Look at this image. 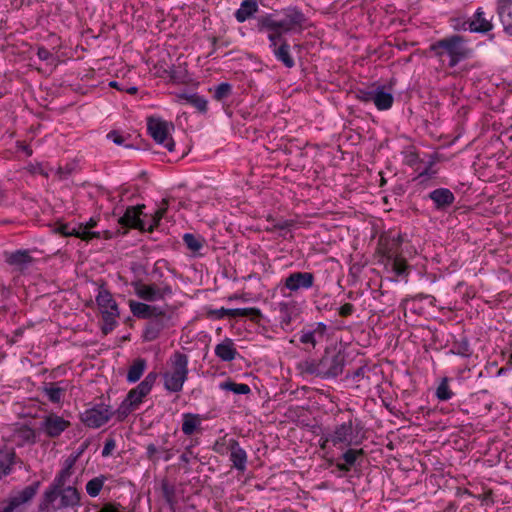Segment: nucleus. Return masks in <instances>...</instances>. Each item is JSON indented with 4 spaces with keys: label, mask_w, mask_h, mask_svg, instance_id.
Listing matches in <instances>:
<instances>
[{
    "label": "nucleus",
    "mask_w": 512,
    "mask_h": 512,
    "mask_svg": "<svg viewBox=\"0 0 512 512\" xmlns=\"http://www.w3.org/2000/svg\"><path fill=\"white\" fill-rule=\"evenodd\" d=\"M304 14L295 7L268 14L259 19L260 32H266L269 42L284 39L286 34L301 33L305 27Z\"/></svg>",
    "instance_id": "nucleus-1"
},
{
    "label": "nucleus",
    "mask_w": 512,
    "mask_h": 512,
    "mask_svg": "<svg viewBox=\"0 0 512 512\" xmlns=\"http://www.w3.org/2000/svg\"><path fill=\"white\" fill-rule=\"evenodd\" d=\"M188 357L181 352L172 354L167 362V369L162 374L164 388L173 393L182 391L188 378Z\"/></svg>",
    "instance_id": "nucleus-2"
},
{
    "label": "nucleus",
    "mask_w": 512,
    "mask_h": 512,
    "mask_svg": "<svg viewBox=\"0 0 512 512\" xmlns=\"http://www.w3.org/2000/svg\"><path fill=\"white\" fill-rule=\"evenodd\" d=\"M401 243L402 238L400 235L380 239L382 263L384 264L386 271L392 272L396 276L407 274L408 269L406 260L400 254Z\"/></svg>",
    "instance_id": "nucleus-3"
},
{
    "label": "nucleus",
    "mask_w": 512,
    "mask_h": 512,
    "mask_svg": "<svg viewBox=\"0 0 512 512\" xmlns=\"http://www.w3.org/2000/svg\"><path fill=\"white\" fill-rule=\"evenodd\" d=\"M435 56L442 58L449 57V66L454 67L460 61L469 56V49L466 47L464 39L461 36L453 35L441 39L430 46Z\"/></svg>",
    "instance_id": "nucleus-4"
},
{
    "label": "nucleus",
    "mask_w": 512,
    "mask_h": 512,
    "mask_svg": "<svg viewBox=\"0 0 512 512\" xmlns=\"http://www.w3.org/2000/svg\"><path fill=\"white\" fill-rule=\"evenodd\" d=\"M131 285L136 296L146 302L163 301L173 295V288L166 281L145 283L137 280L132 282Z\"/></svg>",
    "instance_id": "nucleus-5"
},
{
    "label": "nucleus",
    "mask_w": 512,
    "mask_h": 512,
    "mask_svg": "<svg viewBox=\"0 0 512 512\" xmlns=\"http://www.w3.org/2000/svg\"><path fill=\"white\" fill-rule=\"evenodd\" d=\"M157 376L158 375L155 372L147 374L144 380L128 393L127 397L119 407L118 412L126 416L134 410L142 402V399L150 393Z\"/></svg>",
    "instance_id": "nucleus-6"
},
{
    "label": "nucleus",
    "mask_w": 512,
    "mask_h": 512,
    "mask_svg": "<svg viewBox=\"0 0 512 512\" xmlns=\"http://www.w3.org/2000/svg\"><path fill=\"white\" fill-rule=\"evenodd\" d=\"M79 502L80 495L77 489L72 486H67L58 490L57 499H54L52 503H46V492H44L40 509L43 511H56L77 506Z\"/></svg>",
    "instance_id": "nucleus-7"
},
{
    "label": "nucleus",
    "mask_w": 512,
    "mask_h": 512,
    "mask_svg": "<svg viewBox=\"0 0 512 512\" xmlns=\"http://www.w3.org/2000/svg\"><path fill=\"white\" fill-rule=\"evenodd\" d=\"M319 377L322 379L335 378L343 372L345 356L340 351L326 350L321 359Z\"/></svg>",
    "instance_id": "nucleus-8"
},
{
    "label": "nucleus",
    "mask_w": 512,
    "mask_h": 512,
    "mask_svg": "<svg viewBox=\"0 0 512 512\" xmlns=\"http://www.w3.org/2000/svg\"><path fill=\"white\" fill-rule=\"evenodd\" d=\"M359 98L367 103L372 102L379 110L389 109L394 100L392 92L384 86H377L367 91H360Z\"/></svg>",
    "instance_id": "nucleus-9"
},
{
    "label": "nucleus",
    "mask_w": 512,
    "mask_h": 512,
    "mask_svg": "<svg viewBox=\"0 0 512 512\" xmlns=\"http://www.w3.org/2000/svg\"><path fill=\"white\" fill-rule=\"evenodd\" d=\"M113 412L105 404H97L81 414L82 422L91 428H99L109 421Z\"/></svg>",
    "instance_id": "nucleus-10"
},
{
    "label": "nucleus",
    "mask_w": 512,
    "mask_h": 512,
    "mask_svg": "<svg viewBox=\"0 0 512 512\" xmlns=\"http://www.w3.org/2000/svg\"><path fill=\"white\" fill-rule=\"evenodd\" d=\"M353 425L352 421L344 422L335 427V429L327 434L324 439V443L331 442L334 446L338 444H344L349 446L353 442ZM325 444H323L324 446Z\"/></svg>",
    "instance_id": "nucleus-11"
},
{
    "label": "nucleus",
    "mask_w": 512,
    "mask_h": 512,
    "mask_svg": "<svg viewBox=\"0 0 512 512\" xmlns=\"http://www.w3.org/2000/svg\"><path fill=\"white\" fill-rule=\"evenodd\" d=\"M315 281V277L311 272H293L284 280V287L290 292H298L301 289H310Z\"/></svg>",
    "instance_id": "nucleus-12"
},
{
    "label": "nucleus",
    "mask_w": 512,
    "mask_h": 512,
    "mask_svg": "<svg viewBox=\"0 0 512 512\" xmlns=\"http://www.w3.org/2000/svg\"><path fill=\"white\" fill-rule=\"evenodd\" d=\"M96 302L102 310L103 318L106 322L113 320L119 315L116 301L108 290L101 288L96 296Z\"/></svg>",
    "instance_id": "nucleus-13"
},
{
    "label": "nucleus",
    "mask_w": 512,
    "mask_h": 512,
    "mask_svg": "<svg viewBox=\"0 0 512 512\" xmlns=\"http://www.w3.org/2000/svg\"><path fill=\"white\" fill-rule=\"evenodd\" d=\"M129 308L132 314L137 318L152 319L165 317V310L159 306L149 305L135 300H129Z\"/></svg>",
    "instance_id": "nucleus-14"
},
{
    "label": "nucleus",
    "mask_w": 512,
    "mask_h": 512,
    "mask_svg": "<svg viewBox=\"0 0 512 512\" xmlns=\"http://www.w3.org/2000/svg\"><path fill=\"white\" fill-rule=\"evenodd\" d=\"M69 421L56 414L45 416L40 428L49 437H57L69 427Z\"/></svg>",
    "instance_id": "nucleus-15"
},
{
    "label": "nucleus",
    "mask_w": 512,
    "mask_h": 512,
    "mask_svg": "<svg viewBox=\"0 0 512 512\" xmlns=\"http://www.w3.org/2000/svg\"><path fill=\"white\" fill-rule=\"evenodd\" d=\"M73 464L74 460L66 461V466L59 472L50 487L45 491L46 503H52L54 499H57L58 490L65 486L66 482L72 475Z\"/></svg>",
    "instance_id": "nucleus-16"
},
{
    "label": "nucleus",
    "mask_w": 512,
    "mask_h": 512,
    "mask_svg": "<svg viewBox=\"0 0 512 512\" xmlns=\"http://www.w3.org/2000/svg\"><path fill=\"white\" fill-rule=\"evenodd\" d=\"M227 449L230 451V461L232 462L233 467L240 472H244L246 470L247 465L246 451L240 446L239 442L235 439L228 440Z\"/></svg>",
    "instance_id": "nucleus-17"
},
{
    "label": "nucleus",
    "mask_w": 512,
    "mask_h": 512,
    "mask_svg": "<svg viewBox=\"0 0 512 512\" xmlns=\"http://www.w3.org/2000/svg\"><path fill=\"white\" fill-rule=\"evenodd\" d=\"M493 25L491 19L485 17V13L481 8H478L472 20L464 22L462 29L470 30L471 32L486 33L492 29Z\"/></svg>",
    "instance_id": "nucleus-18"
},
{
    "label": "nucleus",
    "mask_w": 512,
    "mask_h": 512,
    "mask_svg": "<svg viewBox=\"0 0 512 512\" xmlns=\"http://www.w3.org/2000/svg\"><path fill=\"white\" fill-rule=\"evenodd\" d=\"M38 487L39 482L33 485L26 486L23 490L18 492L17 495L10 499L7 506H5L1 512H13L14 509L19 507L20 505L30 501L37 493Z\"/></svg>",
    "instance_id": "nucleus-19"
},
{
    "label": "nucleus",
    "mask_w": 512,
    "mask_h": 512,
    "mask_svg": "<svg viewBox=\"0 0 512 512\" xmlns=\"http://www.w3.org/2000/svg\"><path fill=\"white\" fill-rule=\"evenodd\" d=\"M269 48L271 49L275 58L282 62L286 67L291 68L294 66V59L290 55V45L285 39L274 40V43L269 42Z\"/></svg>",
    "instance_id": "nucleus-20"
},
{
    "label": "nucleus",
    "mask_w": 512,
    "mask_h": 512,
    "mask_svg": "<svg viewBox=\"0 0 512 512\" xmlns=\"http://www.w3.org/2000/svg\"><path fill=\"white\" fill-rule=\"evenodd\" d=\"M142 208H144V205L128 207L124 215L120 217L119 223L122 226L145 230L146 225L140 218V215L142 214Z\"/></svg>",
    "instance_id": "nucleus-21"
},
{
    "label": "nucleus",
    "mask_w": 512,
    "mask_h": 512,
    "mask_svg": "<svg viewBox=\"0 0 512 512\" xmlns=\"http://www.w3.org/2000/svg\"><path fill=\"white\" fill-rule=\"evenodd\" d=\"M85 227L71 226L69 224H59L55 231L63 236H75L84 241H90L93 238H100V232L85 231Z\"/></svg>",
    "instance_id": "nucleus-22"
},
{
    "label": "nucleus",
    "mask_w": 512,
    "mask_h": 512,
    "mask_svg": "<svg viewBox=\"0 0 512 512\" xmlns=\"http://www.w3.org/2000/svg\"><path fill=\"white\" fill-rule=\"evenodd\" d=\"M428 196L433 201L437 210H445L455 201L454 194L447 188L435 189Z\"/></svg>",
    "instance_id": "nucleus-23"
},
{
    "label": "nucleus",
    "mask_w": 512,
    "mask_h": 512,
    "mask_svg": "<svg viewBox=\"0 0 512 512\" xmlns=\"http://www.w3.org/2000/svg\"><path fill=\"white\" fill-rule=\"evenodd\" d=\"M5 261L16 269L24 270L33 263V258L29 250H17L5 253Z\"/></svg>",
    "instance_id": "nucleus-24"
},
{
    "label": "nucleus",
    "mask_w": 512,
    "mask_h": 512,
    "mask_svg": "<svg viewBox=\"0 0 512 512\" xmlns=\"http://www.w3.org/2000/svg\"><path fill=\"white\" fill-rule=\"evenodd\" d=\"M135 136L127 133V130H111L107 134V139L112 140L117 145H125L126 147H138L139 142L137 139L140 135L137 130H134Z\"/></svg>",
    "instance_id": "nucleus-25"
},
{
    "label": "nucleus",
    "mask_w": 512,
    "mask_h": 512,
    "mask_svg": "<svg viewBox=\"0 0 512 512\" xmlns=\"http://www.w3.org/2000/svg\"><path fill=\"white\" fill-rule=\"evenodd\" d=\"M497 12L504 30L512 35V0H498Z\"/></svg>",
    "instance_id": "nucleus-26"
},
{
    "label": "nucleus",
    "mask_w": 512,
    "mask_h": 512,
    "mask_svg": "<svg viewBox=\"0 0 512 512\" xmlns=\"http://www.w3.org/2000/svg\"><path fill=\"white\" fill-rule=\"evenodd\" d=\"M215 315L217 318H224L225 316L228 317H258L260 316V310L256 308H237V309H225L221 308L219 310H216Z\"/></svg>",
    "instance_id": "nucleus-27"
},
{
    "label": "nucleus",
    "mask_w": 512,
    "mask_h": 512,
    "mask_svg": "<svg viewBox=\"0 0 512 512\" xmlns=\"http://www.w3.org/2000/svg\"><path fill=\"white\" fill-rule=\"evenodd\" d=\"M215 354L222 361H232L237 355V350L234 347V343L231 339L226 338L224 341L216 345Z\"/></svg>",
    "instance_id": "nucleus-28"
},
{
    "label": "nucleus",
    "mask_w": 512,
    "mask_h": 512,
    "mask_svg": "<svg viewBox=\"0 0 512 512\" xmlns=\"http://www.w3.org/2000/svg\"><path fill=\"white\" fill-rule=\"evenodd\" d=\"M147 134L150 135L154 141L158 144L163 145L170 152L174 150L175 142L169 133V130H146Z\"/></svg>",
    "instance_id": "nucleus-29"
},
{
    "label": "nucleus",
    "mask_w": 512,
    "mask_h": 512,
    "mask_svg": "<svg viewBox=\"0 0 512 512\" xmlns=\"http://www.w3.org/2000/svg\"><path fill=\"white\" fill-rule=\"evenodd\" d=\"M63 382L58 383H48L43 387V392L45 396L53 403H59L62 399L64 392L66 391V386H62Z\"/></svg>",
    "instance_id": "nucleus-30"
},
{
    "label": "nucleus",
    "mask_w": 512,
    "mask_h": 512,
    "mask_svg": "<svg viewBox=\"0 0 512 512\" xmlns=\"http://www.w3.org/2000/svg\"><path fill=\"white\" fill-rule=\"evenodd\" d=\"M257 10L258 4L256 0H244L236 11L235 17L238 22L242 23L256 13Z\"/></svg>",
    "instance_id": "nucleus-31"
},
{
    "label": "nucleus",
    "mask_w": 512,
    "mask_h": 512,
    "mask_svg": "<svg viewBox=\"0 0 512 512\" xmlns=\"http://www.w3.org/2000/svg\"><path fill=\"white\" fill-rule=\"evenodd\" d=\"M163 318L164 317L152 318L153 320H151L147 324L144 331V337L146 340L152 341L158 337L161 330H163L165 327V322Z\"/></svg>",
    "instance_id": "nucleus-32"
},
{
    "label": "nucleus",
    "mask_w": 512,
    "mask_h": 512,
    "mask_svg": "<svg viewBox=\"0 0 512 512\" xmlns=\"http://www.w3.org/2000/svg\"><path fill=\"white\" fill-rule=\"evenodd\" d=\"M201 425V418L198 414L186 413L183 415L182 431L185 435H192Z\"/></svg>",
    "instance_id": "nucleus-33"
},
{
    "label": "nucleus",
    "mask_w": 512,
    "mask_h": 512,
    "mask_svg": "<svg viewBox=\"0 0 512 512\" xmlns=\"http://www.w3.org/2000/svg\"><path fill=\"white\" fill-rule=\"evenodd\" d=\"M145 368L146 361L142 358L136 359L128 370L127 381L130 383L137 382L143 375Z\"/></svg>",
    "instance_id": "nucleus-34"
},
{
    "label": "nucleus",
    "mask_w": 512,
    "mask_h": 512,
    "mask_svg": "<svg viewBox=\"0 0 512 512\" xmlns=\"http://www.w3.org/2000/svg\"><path fill=\"white\" fill-rule=\"evenodd\" d=\"M14 456L12 451L0 449V478L10 472Z\"/></svg>",
    "instance_id": "nucleus-35"
},
{
    "label": "nucleus",
    "mask_w": 512,
    "mask_h": 512,
    "mask_svg": "<svg viewBox=\"0 0 512 512\" xmlns=\"http://www.w3.org/2000/svg\"><path fill=\"white\" fill-rule=\"evenodd\" d=\"M107 480V477L104 475H100L98 477H95L87 482L86 484V492L91 497H96L99 495L101 489L104 486L105 481Z\"/></svg>",
    "instance_id": "nucleus-36"
},
{
    "label": "nucleus",
    "mask_w": 512,
    "mask_h": 512,
    "mask_svg": "<svg viewBox=\"0 0 512 512\" xmlns=\"http://www.w3.org/2000/svg\"><path fill=\"white\" fill-rule=\"evenodd\" d=\"M298 369L302 374L319 377L320 365L318 360H305L298 364Z\"/></svg>",
    "instance_id": "nucleus-37"
},
{
    "label": "nucleus",
    "mask_w": 512,
    "mask_h": 512,
    "mask_svg": "<svg viewBox=\"0 0 512 512\" xmlns=\"http://www.w3.org/2000/svg\"><path fill=\"white\" fill-rule=\"evenodd\" d=\"M295 307L289 303L282 302L279 304L280 323L282 327L289 326L292 321V313Z\"/></svg>",
    "instance_id": "nucleus-38"
},
{
    "label": "nucleus",
    "mask_w": 512,
    "mask_h": 512,
    "mask_svg": "<svg viewBox=\"0 0 512 512\" xmlns=\"http://www.w3.org/2000/svg\"><path fill=\"white\" fill-rule=\"evenodd\" d=\"M221 389L231 391L235 394H248L250 387L244 383H235L232 381L223 382L220 385Z\"/></svg>",
    "instance_id": "nucleus-39"
},
{
    "label": "nucleus",
    "mask_w": 512,
    "mask_h": 512,
    "mask_svg": "<svg viewBox=\"0 0 512 512\" xmlns=\"http://www.w3.org/2000/svg\"><path fill=\"white\" fill-rule=\"evenodd\" d=\"M452 395L453 393L448 386V379L443 378L436 390L437 398L441 401H446L449 400L452 397Z\"/></svg>",
    "instance_id": "nucleus-40"
},
{
    "label": "nucleus",
    "mask_w": 512,
    "mask_h": 512,
    "mask_svg": "<svg viewBox=\"0 0 512 512\" xmlns=\"http://www.w3.org/2000/svg\"><path fill=\"white\" fill-rule=\"evenodd\" d=\"M434 165H435V161L430 160L429 162H427L425 164V166L422 169L418 168V170H420V172L418 174V179H421V181H425V180L433 177L437 173V170L434 169Z\"/></svg>",
    "instance_id": "nucleus-41"
},
{
    "label": "nucleus",
    "mask_w": 512,
    "mask_h": 512,
    "mask_svg": "<svg viewBox=\"0 0 512 512\" xmlns=\"http://www.w3.org/2000/svg\"><path fill=\"white\" fill-rule=\"evenodd\" d=\"M183 240L186 246L193 252L199 251L202 247L201 241L198 238H196L193 234H185L183 236Z\"/></svg>",
    "instance_id": "nucleus-42"
},
{
    "label": "nucleus",
    "mask_w": 512,
    "mask_h": 512,
    "mask_svg": "<svg viewBox=\"0 0 512 512\" xmlns=\"http://www.w3.org/2000/svg\"><path fill=\"white\" fill-rule=\"evenodd\" d=\"M232 87L228 83L219 84L214 91V97L217 100H223L227 98L231 93Z\"/></svg>",
    "instance_id": "nucleus-43"
},
{
    "label": "nucleus",
    "mask_w": 512,
    "mask_h": 512,
    "mask_svg": "<svg viewBox=\"0 0 512 512\" xmlns=\"http://www.w3.org/2000/svg\"><path fill=\"white\" fill-rule=\"evenodd\" d=\"M299 340L301 343L311 344L313 347H315L318 342L316 332L312 330L302 331Z\"/></svg>",
    "instance_id": "nucleus-44"
},
{
    "label": "nucleus",
    "mask_w": 512,
    "mask_h": 512,
    "mask_svg": "<svg viewBox=\"0 0 512 512\" xmlns=\"http://www.w3.org/2000/svg\"><path fill=\"white\" fill-rule=\"evenodd\" d=\"M363 454V450L349 449L343 454V459L348 466H353L359 455Z\"/></svg>",
    "instance_id": "nucleus-45"
},
{
    "label": "nucleus",
    "mask_w": 512,
    "mask_h": 512,
    "mask_svg": "<svg viewBox=\"0 0 512 512\" xmlns=\"http://www.w3.org/2000/svg\"><path fill=\"white\" fill-rule=\"evenodd\" d=\"M191 104L200 111H205L207 108V100L199 95H192L190 97Z\"/></svg>",
    "instance_id": "nucleus-46"
},
{
    "label": "nucleus",
    "mask_w": 512,
    "mask_h": 512,
    "mask_svg": "<svg viewBox=\"0 0 512 512\" xmlns=\"http://www.w3.org/2000/svg\"><path fill=\"white\" fill-rule=\"evenodd\" d=\"M147 128H168L167 123L156 116L147 117Z\"/></svg>",
    "instance_id": "nucleus-47"
},
{
    "label": "nucleus",
    "mask_w": 512,
    "mask_h": 512,
    "mask_svg": "<svg viewBox=\"0 0 512 512\" xmlns=\"http://www.w3.org/2000/svg\"><path fill=\"white\" fill-rule=\"evenodd\" d=\"M158 454L159 448L155 444L151 443L147 445L146 455L150 461L157 462L159 460Z\"/></svg>",
    "instance_id": "nucleus-48"
},
{
    "label": "nucleus",
    "mask_w": 512,
    "mask_h": 512,
    "mask_svg": "<svg viewBox=\"0 0 512 512\" xmlns=\"http://www.w3.org/2000/svg\"><path fill=\"white\" fill-rule=\"evenodd\" d=\"M191 459H196V455L192 450V446H188L186 447L184 453L180 456V460L185 464H189Z\"/></svg>",
    "instance_id": "nucleus-49"
},
{
    "label": "nucleus",
    "mask_w": 512,
    "mask_h": 512,
    "mask_svg": "<svg viewBox=\"0 0 512 512\" xmlns=\"http://www.w3.org/2000/svg\"><path fill=\"white\" fill-rule=\"evenodd\" d=\"M165 212H166V207L159 208L155 212V214L153 215L152 224L149 226V230H152L153 227H155L159 224V222L162 219V217L164 216Z\"/></svg>",
    "instance_id": "nucleus-50"
},
{
    "label": "nucleus",
    "mask_w": 512,
    "mask_h": 512,
    "mask_svg": "<svg viewBox=\"0 0 512 512\" xmlns=\"http://www.w3.org/2000/svg\"><path fill=\"white\" fill-rule=\"evenodd\" d=\"M165 212H166V207L159 208L155 212V214L153 215L152 224L149 226V230H152L153 227H155L159 224V222L162 219V217L164 216Z\"/></svg>",
    "instance_id": "nucleus-51"
},
{
    "label": "nucleus",
    "mask_w": 512,
    "mask_h": 512,
    "mask_svg": "<svg viewBox=\"0 0 512 512\" xmlns=\"http://www.w3.org/2000/svg\"><path fill=\"white\" fill-rule=\"evenodd\" d=\"M165 212H166V207L159 208L155 212V214L153 215L152 224L149 226V230H152L153 227H155L159 224V222L162 219V217L164 216Z\"/></svg>",
    "instance_id": "nucleus-52"
},
{
    "label": "nucleus",
    "mask_w": 512,
    "mask_h": 512,
    "mask_svg": "<svg viewBox=\"0 0 512 512\" xmlns=\"http://www.w3.org/2000/svg\"><path fill=\"white\" fill-rule=\"evenodd\" d=\"M162 490H163V494H164V497L166 498V500L168 502H171L173 499V492H174L173 487L171 485H169L167 482H163Z\"/></svg>",
    "instance_id": "nucleus-53"
},
{
    "label": "nucleus",
    "mask_w": 512,
    "mask_h": 512,
    "mask_svg": "<svg viewBox=\"0 0 512 512\" xmlns=\"http://www.w3.org/2000/svg\"><path fill=\"white\" fill-rule=\"evenodd\" d=\"M354 312V306L351 303H345L339 308V314L342 317H347Z\"/></svg>",
    "instance_id": "nucleus-54"
},
{
    "label": "nucleus",
    "mask_w": 512,
    "mask_h": 512,
    "mask_svg": "<svg viewBox=\"0 0 512 512\" xmlns=\"http://www.w3.org/2000/svg\"><path fill=\"white\" fill-rule=\"evenodd\" d=\"M114 448H115L114 440H112V439L107 440L103 447V450H102V456H104V457L109 456Z\"/></svg>",
    "instance_id": "nucleus-55"
},
{
    "label": "nucleus",
    "mask_w": 512,
    "mask_h": 512,
    "mask_svg": "<svg viewBox=\"0 0 512 512\" xmlns=\"http://www.w3.org/2000/svg\"><path fill=\"white\" fill-rule=\"evenodd\" d=\"M17 147L18 149L22 150L23 152H25V154L27 156H31L32 155V150L31 148L29 147L28 144H26L25 141H17Z\"/></svg>",
    "instance_id": "nucleus-56"
},
{
    "label": "nucleus",
    "mask_w": 512,
    "mask_h": 512,
    "mask_svg": "<svg viewBox=\"0 0 512 512\" xmlns=\"http://www.w3.org/2000/svg\"><path fill=\"white\" fill-rule=\"evenodd\" d=\"M313 332H316V336L319 338H322L324 336V333L326 331V325L323 323H318L316 328L312 330Z\"/></svg>",
    "instance_id": "nucleus-57"
},
{
    "label": "nucleus",
    "mask_w": 512,
    "mask_h": 512,
    "mask_svg": "<svg viewBox=\"0 0 512 512\" xmlns=\"http://www.w3.org/2000/svg\"><path fill=\"white\" fill-rule=\"evenodd\" d=\"M97 222L93 218H91L88 222L85 224H78V227H85V231H91L92 228L96 226Z\"/></svg>",
    "instance_id": "nucleus-58"
},
{
    "label": "nucleus",
    "mask_w": 512,
    "mask_h": 512,
    "mask_svg": "<svg viewBox=\"0 0 512 512\" xmlns=\"http://www.w3.org/2000/svg\"><path fill=\"white\" fill-rule=\"evenodd\" d=\"M49 52L46 49L40 48L38 50V56L40 59L45 60L48 58Z\"/></svg>",
    "instance_id": "nucleus-59"
},
{
    "label": "nucleus",
    "mask_w": 512,
    "mask_h": 512,
    "mask_svg": "<svg viewBox=\"0 0 512 512\" xmlns=\"http://www.w3.org/2000/svg\"><path fill=\"white\" fill-rule=\"evenodd\" d=\"M337 468H338L339 470H341V471H345V472H347V471H349V470H350V468H351V467H350V466H348L346 463H338V464H337Z\"/></svg>",
    "instance_id": "nucleus-60"
},
{
    "label": "nucleus",
    "mask_w": 512,
    "mask_h": 512,
    "mask_svg": "<svg viewBox=\"0 0 512 512\" xmlns=\"http://www.w3.org/2000/svg\"><path fill=\"white\" fill-rule=\"evenodd\" d=\"M416 160H417V155H416V154H414V153H411V154L408 156V159H407L408 163H409V164H411V165H412Z\"/></svg>",
    "instance_id": "nucleus-61"
},
{
    "label": "nucleus",
    "mask_w": 512,
    "mask_h": 512,
    "mask_svg": "<svg viewBox=\"0 0 512 512\" xmlns=\"http://www.w3.org/2000/svg\"><path fill=\"white\" fill-rule=\"evenodd\" d=\"M163 454H164L165 461H169L172 457V454L170 453V451L168 449H164Z\"/></svg>",
    "instance_id": "nucleus-62"
},
{
    "label": "nucleus",
    "mask_w": 512,
    "mask_h": 512,
    "mask_svg": "<svg viewBox=\"0 0 512 512\" xmlns=\"http://www.w3.org/2000/svg\"><path fill=\"white\" fill-rule=\"evenodd\" d=\"M109 85H110L111 87H114V88L118 89V90H122V89H123V88H121V87L119 86V83H118V82H116V81H111Z\"/></svg>",
    "instance_id": "nucleus-63"
},
{
    "label": "nucleus",
    "mask_w": 512,
    "mask_h": 512,
    "mask_svg": "<svg viewBox=\"0 0 512 512\" xmlns=\"http://www.w3.org/2000/svg\"><path fill=\"white\" fill-rule=\"evenodd\" d=\"M137 90H138V89H137V87H135V86H132V87H130V88H128V89H126V91H127L129 94H135V93L137 92Z\"/></svg>",
    "instance_id": "nucleus-64"
}]
</instances>
